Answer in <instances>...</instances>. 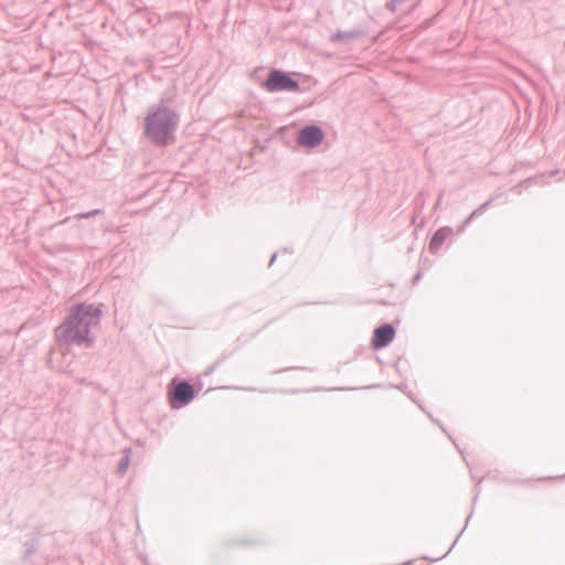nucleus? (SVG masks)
I'll return each mask as SVG.
<instances>
[{
  "label": "nucleus",
  "mask_w": 565,
  "mask_h": 565,
  "mask_svg": "<svg viewBox=\"0 0 565 565\" xmlns=\"http://www.w3.org/2000/svg\"><path fill=\"white\" fill-rule=\"evenodd\" d=\"M480 482H481V479H480V480H479V482L477 483V487H476V488H477V492H476V494H475V497H473V502H476V500H477V498H478V494H479V491H480V489H479V484H480Z\"/></svg>",
  "instance_id": "nucleus-18"
},
{
  "label": "nucleus",
  "mask_w": 565,
  "mask_h": 565,
  "mask_svg": "<svg viewBox=\"0 0 565 565\" xmlns=\"http://www.w3.org/2000/svg\"><path fill=\"white\" fill-rule=\"evenodd\" d=\"M469 224H466V221L463 222V224L458 228V232L459 233H463L466 231V227L468 226Z\"/></svg>",
  "instance_id": "nucleus-17"
},
{
  "label": "nucleus",
  "mask_w": 565,
  "mask_h": 565,
  "mask_svg": "<svg viewBox=\"0 0 565 565\" xmlns=\"http://www.w3.org/2000/svg\"><path fill=\"white\" fill-rule=\"evenodd\" d=\"M395 337V328L392 323H383L374 329L372 335V347L375 350L387 347Z\"/></svg>",
  "instance_id": "nucleus-6"
},
{
  "label": "nucleus",
  "mask_w": 565,
  "mask_h": 565,
  "mask_svg": "<svg viewBox=\"0 0 565 565\" xmlns=\"http://www.w3.org/2000/svg\"><path fill=\"white\" fill-rule=\"evenodd\" d=\"M497 196H492L490 198L488 201H486L484 203H482L479 207H477L476 210H473L471 212V214L466 218V224H470L475 218L479 217L480 215H482L487 209L493 203V201L495 200Z\"/></svg>",
  "instance_id": "nucleus-8"
},
{
  "label": "nucleus",
  "mask_w": 565,
  "mask_h": 565,
  "mask_svg": "<svg viewBox=\"0 0 565 565\" xmlns=\"http://www.w3.org/2000/svg\"><path fill=\"white\" fill-rule=\"evenodd\" d=\"M179 124L178 114L164 104L149 107L143 121L145 136L158 146L167 143Z\"/></svg>",
  "instance_id": "nucleus-2"
},
{
  "label": "nucleus",
  "mask_w": 565,
  "mask_h": 565,
  "mask_svg": "<svg viewBox=\"0 0 565 565\" xmlns=\"http://www.w3.org/2000/svg\"><path fill=\"white\" fill-rule=\"evenodd\" d=\"M452 234V228L449 226H444L437 230L430 238L429 242V250L433 254H436L438 249L441 247L444 242Z\"/></svg>",
  "instance_id": "nucleus-7"
},
{
  "label": "nucleus",
  "mask_w": 565,
  "mask_h": 565,
  "mask_svg": "<svg viewBox=\"0 0 565 565\" xmlns=\"http://www.w3.org/2000/svg\"><path fill=\"white\" fill-rule=\"evenodd\" d=\"M100 316L102 310L94 305L83 302L73 306L55 329L56 340L68 345L92 348L95 340L90 337V329L99 324Z\"/></svg>",
  "instance_id": "nucleus-1"
},
{
  "label": "nucleus",
  "mask_w": 565,
  "mask_h": 565,
  "mask_svg": "<svg viewBox=\"0 0 565 565\" xmlns=\"http://www.w3.org/2000/svg\"><path fill=\"white\" fill-rule=\"evenodd\" d=\"M177 381V379H173L172 384L175 387L169 392L170 405L175 409L186 406L195 396V391L189 382L185 380Z\"/></svg>",
  "instance_id": "nucleus-4"
},
{
  "label": "nucleus",
  "mask_w": 565,
  "mask_h": 565,
  "mask_svg": "<svg viewBox=\"0 0 565 565\" xmlns=\"http://www.w3.org/2000/svg\"><path fill=\"white\" fill-rule=\"evenodd\" d=\"M38 550V541L35 539H31L25 543V557L31 556Z\"/></svg>",
  "instance_id": "nucleus-11"
},
{
  "label": "nucleus",
  "mask_w": 565,
  "mask_h": 565,
  "mask_svg": "<svg viewBox=\"0 0 565 565\" xmlns=\"http://www.w3.org/2000/svg\"><path fill=\"white\" fill-rule=\"evenodd\" d=\"M472 513H470L466 520V525L468 524L469 520L471 519Z\"/></svg>",
  "instance_id": "nucleus-21"
},
{
  "label": "nucleus",
  "mask_w": 565,
  "mask_h": 565,
  "mask_svg": "<svg viewBox=\"0 0 565 565\" xmlns=\"http://www.w3.org/2000/svg\"><path fill=\"white\" fill-rule=\"evenodd\" d=\"M277 258V254L275 253L271 258H270V262H269V266H271L274 264V262L276 260Z\"/></svg>",
  "instance_id": "nucleus-19"
},
{
  "label": "nucleus",
  "mask_w": 565,
  "mask_h": 565,
  "mask_svg": "<svg viewBox=\"0 0 565 565\" xmlns=\"http://www.w3.org/2000/svg\"><path fill=\"white\" fill-rule=\"evenodd\" d=\"M103 213V210L100 209H95L93 211H89V212H85V213H79L76 215L77 218H90L93 216H96V215H99Z\"/></svg>",
  "instance_id": "nucleus-12"
},
{
  "label": "nucleus",
  "mask_w": 565,
  "mask_h": 565,
  "mask_svg": "<svg viewBox=\"0 0 565 565\" xmlns=\"http://www.w3.org/2000/svg\"><path fill=\"white\" fill-rule=\"evenodd\" d=\"M422 279V274L417 273L413 278V285H416Z\"/></svg>",
  "instance_id": "nucleus-14"
},
{
  "label": "nucleus",
  "mask_w": 565,
  "mask_h": 565,
  "mask_svg": "<svg viewBox=\"0 0 565 565\" xmlns=\"http://www.w3.org/2000/svg\"><path fill=\"white\" fill-rule=\"evenodd\" d=\"M323 130L317 125H307L298 134L296 141L299 146L306 148H316L323 140Z\"/></svg>",
  "instance_id": "nucleus-5"
},
{
  "label": "nucleus",
  "mask_w": 565,
  "mask_h": 565,
  "mask_svg": "<svg viewBox=\"0 0 565 565\" xmlns=\"http://www.w3.org/2000/svg\"><path fill=\"white\" fill-rule=\"evenodd\" d=\"M220 364V361H216L214 364H212L211 366H209L204 372H203V376H210L211 374H213L216 370V367L218 366Z\"/></svg>",
  "instance_id": "nucleus-13"
},
{
  "label": "nucleus",
  "mask_w": 565,
  "mask_h": 565,
  "mask_svg": "<svg viewBox=\"0 0 565 565\" xmlns=\"http://www.w3.org/2000/svg\"><path fill=\"white\" fill-rule=\"evenodd\" d=\"M443 193L439 194L436 206H438L441 203Z\"/></svg>",
  "instance_id": "nucleus-20"
},
{
  "label": "nucleus",
  "mask_w": 565,
  "mask_h": 565,
  "mask_svg": "<svg viewBox=\"0 0 565 565\" xmlns=\"http://www.w3.org/2000/svg\"><path fill=\"white\" fill-rule=\"evenodd\" d=\"M459 536H460V534L457 535V537L455 539V542L452 543V545L450 546V548L447 551V553L444 556H446V555H448L450 553V551L452 550L455 544L458 542Z\"/></svg>",
  "instance_id": "nucleus-15"
},
{
  "label": "nucleus",
  "mask_w": 565,
  "mask_h": 565,
  "mask_svg": "<svg viewBox=\"0 0 565 565\" xmlns=\"http://www.w3.org/2000/svg\"><path fill=\"white\" fill-rule=\"evenodd\" d=\"M466 526H467L466 524H465V526H462L461 532L459 533L460 535H461L462 532H465Z\"/></svg>",
  "instance_id": "nucleus-22"
},
{
  "label": "nucleus",
  "mask_w": 565,
  "mask_h": 565,
  "mask_svg": "<svg viewBox=\"0 0 565 565\" xmlns=\"http://www.w3.org/2000/svg\"><path fill=\"white\" fill-rule=\"evenodd\" d=\"M360 35L359 31H338L337 33L332 34L331 41L332 42H341L345 39H354Z\"/></svg>",
  "instance_id": "nucleus-10"
},
{
  "label": "nucleus",
  "mask_w": 565,
  "mask_h": 565,
  "mask_svg": "<svg viewBox=\"0 0 565 565\" xmlns=\"http://www.w3.org/2000/svg\"><path fill=\"white\" fill-rule=\"evenodd\" d=\"M398 388H399L402 392H404L405 394H407V396L414 401L413 395H412L411 393L406 392L405 386H398Z\"/></svg>",
  "instance_id": "nucleus-16"
},
{
  "label": "nucleus",
  "mask_w": 565,
  "mask_h": 565,
  "mask_svg": "<svg viewBox=\"0 0 565 565\" xmlns=\"http://www.w3.org/2000/svg\"><path fill=\"white\" fill-rule=\"evenodd\" d=\"M466 526H467L466 524H465V526H462L461 532L459 533L460 535H461L462 532H465Z\"/></svg>",
  "instance_id": "nucleus-23"
},
{
  "label": "nucleus",
  "mask_w": 565,
  "mask_h": 565,
  "mask_svg": "<svg viewBox=\"0 0 565 565\" xmlns=\"http://www.w3.org/2000/svg\"><path fill=\"white\" fill-rule=\"evenodd\" d=\"M263 87L270 93L275 92H298L299 83L281 70L274 68L268 73Z\"/></svg>",
  "instance_id": "nucleus-3"
},
{
  "label": "nucleus",
  "mask_w": 565,
  "mask_h": 565,
  "mask_svg": "<svg viewBox=\"0 0 565 565\" xmlns=\"http://www.w3.org/2000/svg\"><path fill=\"white\" fill-rule=\"evenodd\" d=\"M429 418L433 420V422H436L434 418H433V415L428 414Z\"/></svg>",
  "instance_id": "nucleus-24"
},
{
  "label": "nucleus",
  "mask_w": 565,
  "mask_h": 565,
  "mask_svg": "<svg viewBox=\"0 0 565 565\" xmlns=\"http://www.w3.org/2000/svg\"><path fill=\"white\" fill-rule=\"evenodd\" d=\"M124 457L120 459L119 463H118V467H117V472L118 475L122 476L125 475V472L127 471L128 467H129V463H130V455H131V449L130 448H126L124 450Z\"/></svg>",
  "instance_id": "nucleus-9"
}]
</instances>
